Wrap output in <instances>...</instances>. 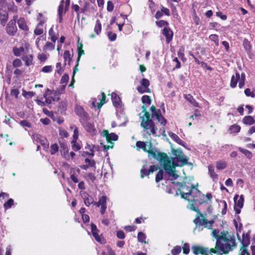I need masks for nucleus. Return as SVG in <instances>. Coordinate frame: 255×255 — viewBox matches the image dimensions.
Masks as SVG:
<instances>
[{"instance_id": "1", "label": "nucleus", "mask_w": 255, "mask_h": 255, "mask_svg": "<svg viewBox=\"0 0 255 255\" xmlns=\"http://www.w3.org/2000/svg\"><path fill=\"white\" fill-rule=\"evenodd\" d=\"M181 187L182 190L180 191L182 198L189 201V204L187 208L198 214L197 217L193 221L196 225V227L198 226H203L208 229H212L214 221L213 220L208 221L205 216L201 214L198 208L196 207L197 204L201 205L206 202L204 200V195L193 185L191 187H187L183 185H181Z\"/></svg>"}, {"instance_id": "2", "label": "nucleus", "mask_w": 255, "mask_h": 255, "mask_svg": "<svg viewBox=\"0 0 255 255\" xmlns=\"http://www.w3.org/2000/svg\"><path fill=\"white\" fill-rule=\"evenodd\" d=\"M141 101L144 105L141 108L142 113L139 114L140 119L141 120L140 126L148 134H155L157 128L155 127L153 122L150 119V114L146 111L147 107L151 103L150 97L149 96L144 95L141 98Z\"/></svg>"}, {"instance_id": "3", "label": "nucleus", "mask_w": 255, "mask_h": 255, "mask_svg": "<svg viewBox=\"0 0 255 255\" xmlns=\"http://www.w3.org/2000/svg\"><path fill=\"white\" fill-rule=\"evenodd\" d=\"M236 245L235 238L231 236L219 237L216 241L215 248L210 249V251L211 254H226L232 251Z\"/></svg>"}, {"instance_id": "4", "label": "nucleus", "mask_w": 255, "mask_h": 255, "mask_svg": "<svg viewBox=\"0 0 255 255\" xmlns=\"http://www.w3.org/2000/svg\"><path fill=\"white\" fill-rule=\"evenodd\" d=\"M172 157L170 158L166 154V157L162 158L160 163L169 164L171 166H183L188 164V158L184 154L180 148L171 150Z\"/></svg>"}, {"instance_id": "5", "label": "nucleus", "mask_w": 255, "mask_h": 255, "mask_svg": "<svg viewBox=\"0 0 255 255\" xmlns=\"http://www.w3.org/2000/svg\"><path fill=\"white\" fill-rule=\"evenodd\" d=\"M245 80L246 75L244 73H242L240 75V73L236 71L235 75L232 76L230 84V87L232 88H236L237 87L238 82H239V87L240 89H242L245 86Z\"/></svg>"}, {"instance_id": "6", "label": "nucleus", "mask_w": 255, "mask_h": 255, "mask_svg": "<svg viewBox=\"0 0 255 255\" xmlns=\"http://www.w3.org/2000/svg\"><path fill=\"white\" fill-rule=\"evenodd\" d=\"M144 151L148 153V156H152L154 158L157 160L159 163L161 159L166 157V153L160 152L156 150H153L151 143L146 142V145L144 148Z\"/></svg>"}, {"instance_id": "7", "label": "nucleus", "mask_w": 255, "mask_h": 255, "mask_svg": "<svg viewBox=\"0 0 255 255\" xmlns=\"http://www.w3.org/2000/svg\"><path fill=\"white\" fill-rule=\"evenodd\" d=\"M17 15H14L13 17V19L9 21L6 26V32L7 34L9 35H14L17 31L16 21L17 19Z\"/></svg>"}, {"instance_id": "8", "label": "nucleus", "mask_w": 255, "mask_h": 255, "mask_svg": "<svg viewBox=\"0 0 255 255\" xmlns=\"http://www.w3.org/2000/svg\"><path fill=\"white\" fill-rule=\"evenodd\" d=\"M140 85L137 86L136 89L137 91L140 93L143 94L144 93H150V90L149 88L150 85L149 81L145 78H143L140 81Z\"/></svg>"}, {"instance_id": "9", "label": "nucleus", "mask_w": 255, "mask_h": 255, "mask_svg": "<svg viewBox=\"0 0 255 255\" xmlns=\"http://www.w3.org/2000/svg\"><path fill=\"white\" fill-rule=\"evenodd\" d=\"M107 197L105 195L102 196L99 200L98 202H95L94 205L98 207H101L100 213L101 214L104 215L107 209Z\"/></svg>"}, {"instance_id": "10", "label": "nucleus", "mask_w": 255, "mask_h": 255, "mask_svg": "<svg viewBox=\"0 0 255 255\" xmlns=\"http://www.w3.org/2000/svg\"><path fill=\"white\" fill-rule=\"evenodd\" d=\"M81 123L85 129V130L91 135L97 134V130L95 128L94 125L88 122V120L81 121Z\"/></svg>"}, {"instance_id": "11", "label": "nucleus", "mask_w": 255, "mask_h": 255, "mask_svg": "<svg viewBox=\"0 0 255 255\" xmlns=\"http://www.w3.org/2000/svg\"><path fill=\"white\" fill-rule=\"evenodd\" d=\"M75 112L76 114L79 116L80 119V122L81 121L89 120L90 118L88 114L85 111L84 108L80 106H76L75 107Z\"/></svg>"}, {"instance_id": "12", "label": "nucleus", "mask_w": 255, "mask_h": 255, "mask_svg": "<svg viewBox=\"0 0 255 255\" xmlns=\"http://www.w3.org/2000/svg\"><path fill=\"white\" fill-rule=\"evenodd\" d=\"M160 164L163 166L165 171L172 177V180L176 179L178 177V175L174 173L175 167L164 163H160Z\"/></svg>"}, {"instance_id": "13", "label": "nucleus", "mask_w": 255, "mask_h": 255, "mask_svg": "<svg viewBox=\"0 0 255 255\" xmlns=\"http://www.w3.org/2000/svg\"><path fill=\"white\" fill-rule=\"evenodd\" d=\"M81 196L84 200L85 205L89 207L90 205L93 204L95 203L93 198L90 196L88 193L85 191L80 192Z\"/></svg>"}, {"instance_id": "14", "label": "nucleus", "mask_w": 255, "mask_h": 255, "mask_svg": "<svg viewBox=\"0 0 255 255\" xmlns=\"http://www.w3.org/2000/svg\"><path fill=\"white\" fill-rule=\"evenodd\" d=\"M162 34L165 36L167 43H170L173 38V32L168 26H165L162 31Z\"/></svg>"}, {"instance_id": "15", "label": "nucleus", "mask_w": 255, "mask_h": 255, "mask_svg": "<svg viewBox=\"0 0 255 255\" xmlns=\"http://www.w3.org/2000/svg\"><path fill=\"white\" fill-rule=\"evenodd\" d=\"M91 227L92 235L95 239L96 241L99 243H102L104 240L99 235V230L97 229L96 225L93 223H91Z\"/></svg>"}, {"instance_id": "16", "label": "nucleus", "mask_w": 255, "mask_h": 255, "mask_svg": "<svg viewBox=\"0 0 255 255\" xmlns=\"http://www.w3.org/2000/svg\"><path fill=\"white\" fill-rule=\"evenodd\" d=\"M100 102H97L96 99H93L92 104L94 107H97L98 109H100L102 106L106 103V95L104 92L101 93V98H99Z\"/></svg>"}, {"instance_id": "17", "label": "nucleus", "mask_w": 255, "mask_h": 255, "mask_svg": "<svg viewBox=\"0 0 255 255\" xmlns=\"http://www.w3.org/2000/svg\"><path fill=\"white\" fill-rule=\"evenodd\" d=\"M194 254L195 255L201 254H207V253H210V250L208 248H204L201 247L193 246L192 248Z\"/></svg>"}, {"instance_id": "18", "label": "nucleus", "mask_w": 255, "mask_h": 255, "mask_svg": "<svg viewBox=\"0 0 255 255\" xmlns=\"http://www.w3.org/2000/svg\"><path fill=\"white\" fill-rule=\"evenodd\" d=\"M102 135L106 137L108 142H111L112 140L116 141L118 138V136L117 134L114 133H109L108 131L106 130L103 131Z\"/></svg>"}, {"instance_id": "19", "label": "nucleus", "mask_w": 255, "mask_h": 255, "mask_svg": "<svg viewBox=\"0 0 255 255\" xmlns=\"http://www.w3.org/2000/svg\"><path fill=\"white\" fill-rule=\"evenodd\" d=\"M8 14L7 11L1 8L0 9V21L2 26H4L8 20Z\"/></svg>"}, {"instance_id": "20", "label": "nucleus", "mask_w": 255, "mask_h": 255, "mask_svg": "<svg viewBox=\"0 0 255 255\" xmlns=\"http://www.w3.org/2000/svg\"><path fill=\"white\" fill-rule=\"evenodd\" d=\"M235 202V206L238 207L239 208H242L244 205V197L243 195L239 196L236 195L234 198Z\"/></svg>"}, {"instance_id": "21", "label": "nucleus", "mask_w": 255, "mask_h": 255, "mask_svg": "<svg viewBox=\"0 0 255 255\" xmlns=\"http://www.w3.org/2000/svg\"><path fill=\"white\" fill-rule=\"evenodd\" d=\"M168 135L173 140H174L177 143L186 148L185 145L186 143L184 141H183L181 139H180L179 137L175 133L172 132H169Z\"/></svg>"}, {"instance_id": "22", "label": "nucleus", "mask_w": 255, "mask_h": 255, "mask_svg": "<svg viewBox=\"0 0 255 255\" xmlns=\"http://www.w3.org/2000/svg\"><path fill=\"white\" fill-rule=\"evenodd\" d=\"M184 99L189 102L192 106L195 107L200 108L199 103L196 102V100L191 94H185L184 95Z\"/></svg>"}, {"instance_id": "23", "label": "nucleus", "mask_w": 255, "mask_h": 255, "mask_svg": "<svg viewBox=\"0 0 255 255\" xmlns=\"http://www.w3.org/2000/svg\"><path fill=\"white\" fill-rule=\"evenodd\" d=\"M111 97L114 106L116 107H120L121 100L120 97L115 93H112Z\"/></svg>"}, {"instance_id": "24", "label": "nucleus", "mask_w": 255, "mask_h": 255, "mask_svg": "<svg viewBox=\"0 0 255 255\" xmlns=\"http://www.w3.org/2000/svg\"><path fill=\"white\" fill-rule=\"evenodd\" d=\"M17 23L20 29L23 30H27L28 29V27L24 18L20 17L17 20Z\"/></svg>"}, {"instance_id": "25", "label": "nucleus", "mask_w": 255, "mask_h": 255, "mask_svg": "<svg viewBox=\"0 0 255 255\" xmlns=\"http://www.w3.org/2000/svg\"><path fill=\"white\" fill-rule=\"evenodd\" d=\"M63 58L64 59L65 65L67 64L68 65H70L72 59L69 51L66 50L64 51Z\"/></svg>"}, {"instance_id": "26", "label": "nucleus", "mask_w": 255, "mask_h": 255, "mask_svg": "<svg viewBox=\"0 0 255 255\" xmlns=\"http://www.w3.org/2000/svg\"><path fill=\"white\" fill-rule=\"evenodd\" d=\"M250 236L249 234H246L243 235L242 244L243 247L247 248L250 244Z\"/></svg>"}, {"instance_id": "27", "label": "nucleus", "mask_w": 255, "mask_h": 255, "mask_svg": "<svg viewBox=\"0 0 255 255\" xmlns=\"http://www.w3.org/2000/svg\"><path fill=\"white\" fill-rule=\"evenodd\" d=\"M243 122L245 125H252L255 123V121L253 117L247 116L243 118Z\"/></svg>"}, {"instance_id": "28", "label": "nucleus", "mask_w": 255, "mask_h": 255, "mask_svg": "<svg viewBox=\"0 0 255 255\" xmlns=\"http://www.w3.org/2000/svg\"><path fill=\"white\" fill-rule=\"evenodd\" d=\"M22 60L25 62V65L28 66L32 63L33 56L31 54L23 56Z\"/></svg>"}, {"instance_id": "29", "label": "nucleus", "mask_w": 255, "mask_h": 255, "mask_svg": "<svg viewBox=\"0 0 255 255\" xmlns=\"http://www.w3.org/2000/svg\"><path fill=\"white\" fill-rule=\"evenodd\" d=\"M102 30V24L100 20L97 19L96 22L95 26L94 27V32L97 35H99L101 32Z\"/></svg>"}, {"instance_id": "30", "label": "nucleus", "mask_w": 255, "mask_h": 255, "mask_svg": "<svg viewBox=\"0 0 255 255\" xmlns=\"http://www.w3.org/2000/svg\"><path fill=\"white\" fill-rule=\"evenodd\" d=\"M208 170H209V173L210 174V177L213 180L218 179V176L214 172V167L212 165H210L208 166Z\"/></svg>"}, {"instance_id": "31", "label": "nucleus", "mask_w": 255, "mask_h": 255, "mask_svg": "<svg viewBox=\"0 0 255 255\" xmlns=\"http://www.w3.org/2000/svg\"><path fill=\"white\" fill-rule=\"evenodd\" d=\"M37 20L38 21V23L37 25L38 26L43 27V24L46 22V18L43 16L42 13H39L38 14Z\"/></svg>"}, {"instance_id": "32", "label": "nucleus", "mask_w": 255, "mask_h": 255, "mask_svg": "<svg viewBox=\"0 0 255 255\" xmlns=\"http://www.w3.org/2000/svg\"><path fill=\"white\" fill-rule=\"evenodd\" d=\"M49 35L50 37V39H51V41L53 43H55V42L57 40L58 38L55 34V32L53 29V27H52L49 31Z\"/></svg>"}, {"instance_id": "33", "label": "nucleus", "mask_w": 255, "mask_h": 255, "mask_svg": "<svg viewBox=\"0 0 255 255\" xmlns=\"http://www.w3.org/2000/svg\"><path fill=\"white\" fill-rule=\"evenodd\" d=\"M156 119L160 123L161 125L163 126H165L166 124V120L165 118L161 115V113H159L158 115H156L155 116Z\"/></svg>"}, {"instance_id": "34", "label": "nucleus", "mask_w": 255, "mask_h": 255, "mask_svg": "<svg viewBox=\"0 0 255 255\" xmlns=\"http://www.w3.org/2000/svg\"><path fill=\"white\" fill-rule=\"evenodd\" d=\"M241 127L237 125H234L230 127L229 130L231 133H238L240 131Z\"/></svg>"}, {"instance_id": "35", "label": "nucleus", "mask_w": 255, "mask_h": 255, "mask_svg": "<svg viewBox=\"0 0 255 255\" xmlns=\"http://www.w3.org/2000/svg\"><path fill=\"white\" fill-rule=\"evenodd\" d=\"M13 204H14L13 200L12 199L10 198V199H8V201L7 202H6L3 204V207L5 210H7L8 209L12 207V206L13 205Z\"/></svg>"}, {"instance_id": "36", "label": "nucleus", "mask_w": 255, "mask_h": 255, "mask_svg": "<svg viewBox=\"0 0 255 255\" xmlns=\"http://www.w3.org/2000/svg\"><path fill=\"white\" fill-rule=\"evenodd\" d=\"M238 149L243 153H244L248 158H251L252 157V154L251 151L249 150L244 149L243 148H241L240 147L238 148Z\"/></svg>"}, {"instance_id": "37", "label": "nucleus", "mask_w": 255, "mask_h": 255, "mask_svg": "<svg viewBox=\"0 0 255 255\" xmlns=\"http://www.w3.org/2000/svg\"><path fill=\"white\" fill-rule=\"evenodd\" d=\"M59 150V146L57 143H54L50 146V153L52 155L55 154Z\"/></svg>"}, {"instance_id": "38", "label": "nucleus", "mask_w": 255, "mask_h": 255, "mask_svg": "<svg viewBox=\"0 0 255 255\" xmlns=\"http://www.w3.org/2000/svg\"><path fill=\"white\" fill-rule=\"evenodd\" d=\"M64 0H61L58 9V14H64L65 13V10H64Z\"/></svg>"}, {"instance_id": "39", "label": "nucleus", "mask_w": 255, "mask_h": 255, "mask_svg": "<svg viewBox=\"0 0 255 255\" xmlns=\"http://www.w3.org/2000/svg\"><path fill=\"white\" fill-rule=\"evenodd\" d=\"M83 45L82 44H80V45L78 46V57L77 58V62L79 63L81 56L84 54V51L82 49Z\"/></svg>"}, {"instance_id": "40", "label": "nucleus", "mask_w": 255, "mask_h": 255, "mask_svg": "<svg viewBox=\"0 0 255 255\" xmlns=\"http://www.w3.org/2000/svg\"><path fill=\"white\" fill-rule=\"evenodd\" d=\"M227 166V164L225 161H219L217 163L216 167L219 170L225 169Z\"/></svg>"}, {"instance_id": "41", "label": "nucleus", "mask_w": 255, "mask_h": 255, "mask_svg": "<svg viewBox=\"0 0 255 255\" xmlns=\"http://www.w3.org/2000/svg\"><path fill=\"white\" fill-rule=\"evenodd\" d=\"M23 51L24 48L23 47H20L19 48L14 47L13 48V53L16 56H19Z\"/></svg>"}, {"instance_id": "42", "label": "nucleus", "mask_w": 255, "mask_h": 255, "mask_svg": "<svg viewBox=\"0 0 255 255\" xmlns=\"http://www.w3.org/2000/svg\"><path fill=\"white\" fill-rule=\"evenodd\" d=\"M146 236L145 234L142 232H139L137 235L138 241L141 243H146L145 241Z\"/></svg>"}, {"instance_id": "43", "label": "nucleus", "mask_w": 255, "mask_h": 255, "mask_svg": "<svg viewBox=\"0 0 255 255\" xmlns=\"http://www.w3.org/2000/svg\"><path fill=\"white\" fill-rule=\"evenodd\" d=\"M55 43H52L50 42H47L44 47V49L48 50H52L55 48Z\"/></svg>"}, {"instance_id": "44", "label": "nucleus", "mask_w": 255, "mask_h": 255, "mask_svg": "<svg viewBox=\"0 0 255 255\" xmlns=\"http://www.w3.org/2000/svg\"><path fill=\"white\" fill-rule=\"evenodd\" d=\"M209 39L214 42L216 46L219 45L218 36L216 34H211L209 36Z\"/></svg>"}, {"instance_id": "45", "label": "nucleus", "mask_w": 255, "mask_h": 255, "mask_svg": "<svg viewBox=\"0 0 255 255\" xmlns=\"http://www.w3.org/2000/svg\"><path fill=\"white\" fill-rule=\"evenodd\" d=\"M69 76L67 74H64L60 80V83L61 84H64L67 85V84L69 81Z\"/></svg>"}, {"instance_id": "46", "label": "nucleus", "mask_w": 255, "mask_h": 255, "mask_svg": "<svg viewBox=\"0 0 255 255\" xmlns=\"http://www.w3.org/2000/svg\"><path fill=\"white\" fill-rule=\"evenodd\" d=\"M43 146L44 150H47L49 147V142L48 140L44 137L42 138V140H41V141L39 142Z\"/></svg>"}, {"instance_id": "47", "label": "nucleus", "mask_w": 255, "mask_h": 255, "mask_svg": "<svg viewBox=\"0 0 255 255\" xmlns=\"http://www.w3.org/2000/svg\"><path fill=\"white\" fill-rule=\"evenodd\" d=\"M181 251V248L177 246L173 248V249L171 250V254L173 255H178Z\"/></svg>"}, {"instance_id": "48", "label": "nucleus", "mask_w": 255, "mask_h": 255, "mask_svg": "<svg viewBox=\"0 0 255 255\" xmlns=\"http://www.w3.org/2000/svg\"><path fill=\"white\" fill-rule=\"evenodd\" d=\"M163 171L162 170H160L158 173H157L155 177V181L156 182H159L163 178Z\"/></svg>"}, {"instance_id": "49", "label": "nucleus", "mask_w": 255, "mask_h": 255, "mask_svg": "<svg viewBox=\"0 0 255 255\" xmlns=\"http://www.w3.org/2000/svg\"><path fill=\"white\" fill-rule=\"evenodd\" d=\"M34 33L36 35H40L43 33V27L36 26V27L34 29Z\"/></svg>"}, {"instance_id": "50", "label": "nucleus", "mask_w": 255, "mask_h": 255, "mask_svg": "<svg viewBox=\"0 0 255 255\" xmlns=\"http://www.w3.org/2000/svg\"><path fill=\"white\" fill-rule=\"evenodd\" d=\"M33 139L34 141L37 142H40L41 140H42V138H44V137L42 136L41 135L38 133H34L32 135Z\"/></svg>"}, {"instance_id": "51", "label": "nucleus", "mask_w": 255, "mask_h": 255, "mask_svg": "<svg viewBox=\"0 0 255 255\" xmlns=\"http://www.w3.org/2000/svg\"><path fill=\"white\" fill-rule=\"evenodd\" d=\"M156 24L159 27H161L164 26H167L168 25V22L167 21L163 20H160L156 21Z\"/></svg>"}, {"instance_id": "52", "label": "nucleus", "mask_w": 255, "mask_h": 255, "mask_svg": "<svg viewBox=\"0 0 255 255\" xmlns=\"http://www.w3.org/2000/svg\"><path fill=\"white\" fill-rule=\"evenodd\" d=\"M52 66L47 65L44 66L41 70V71L43 73H50L52 71Z\"/></svg>"}, {"instance_id": "53", "label": "nucleus", "mask_w": 255, "mask_h": 255, "mask_svg": "<svg viewBox=\"0 0 255 255\" xmlns=\"http://www.w3.org/2000/svg\"><path fill=\"white\" fill-rule=\"evenodd\" d=\"M66 86V85L62 84L60 87L55 92L54 94L61 95L64 93Z\"/></svg>"}, {"instance_id": "54", "label": "nucleus", "mask_w": 255, "mask_h": 255, "mask_svg": "<svg viewBox=\"0 0 255 255\" xmlns=\"http://www.w3.org/2000/svg\"><path fill=\"white\" fill-rule=\"evenodd\" d=\"M108 36L109 39L111 41H115L117 38V34L115 33L110 31L108 33Z\"/></svg>"}, {"instance_id": "55", "label": "nucleus", "mask_w": 255, "mask_h": 255, "mask_svg": "<svg viewBox=\"0 0 255 255\" xmlns=\"http://www.w3.org/2000/svg\"><path fill=\"white\" fill-rule=\"evenodd\" d=\"M245 94L248 97H251L252 98L255 97V94L253 92L251 91L249 88H247L245 90Z\"/></svg>"}, {"instance_id": "56", "label": "nucleus", "mask_w": 255, "mask_h": 255, "mask_svg": "<svg viewBox=\"0 0 255 255\" xmlns=\"http://www.w3.org/2000/svg\"><path fill=\"white\" fill-rule=\"evenodd\" d=\"M56 72L60 74L63 71V69L62 68V64L61 62H58L56 66Z\"/></svg>"}, {"instance_id": "57", "label": "nucleus", "mask_w": 255, "mask_h": 255, "mask_svg": "<svg viewBox=\"0 0 255 255\" xmlns=\"http://www.w3.org/2000/svg\"><path fill=\"white\" fill-rule=\"evenodd\" d=\"M22 65V62L19 59H15L12 62V66L14 67H19Z\"/></svg>"}, {"instance_id": "58", "label": "nucleus", "mask_w": 255, "mask_h": 255, "mask_svg": "<svg viewBox=\"0 0 255 255\" xmlns=\"http://www.w3.org/2000/svg\"><path fill=\"white\" fill-rule=\"evenodd\" d=\"M51 92L50 90L49 89H47L46 91V94L44 95V97L45 99V103L47 104H50L51 103L52 99L50 97H47L46 95L48 92Z\"/></svg>"}, {"instance_id": "59", "label": "nucleus", "mask_w": 255, "mask_h": 255, "mask_svg": "<svg viewBox=\"0 0 255 255\" xmlns=\"http://www.w3.org/2000/svg\"><path fill=\"white\" fill-rule=\"evenodd\" d=\"M178 56L183 59L184 57V48L183 47H181L180 48L178 53Z\"/></svg>"}, {"instance_id": "60", "label": "nucleus", "mask_w": 255, "mask_h": 255, "mask_svg": "<svg viewBox=\"0 0 255 255\" xmlns=\"http://www.w3.org/2000/svg\"><path fill=\"white\" fill-rule=\"evenodd\" d=\"M72 143V148L74 151H78L81 149L79 144L76 141H73Z\"/></svg>"}, {"instance_id": "61", "label": "nucleus", "mask_w": 255, "mask_h": 255, "mask_svg": "<svg viewBox=\"0 0 255 255\" xmlns=\"http://www.w3.org/2000/svg\"><path fill=\"white\" fill-rule=\"evenodd\" d=\"M20 125L23 127L30 128V123L26 120L21 121L19 123Z\"/></svg>"}, {"instance_id": "62", "label": "nucleus", "mask_w": 255, "mask_h": 255, "mask_svg": "<svg viewBox=\"0 0 255 255\" xmlns=\"http://www.w3.org/2000/svg\"><path fill=\"white\" fill-rule=\"evenodd\" d=\"M150 109L152 112V117H153V116L155 117V116H156V115H158L159 113H160V110H158V111H157L155 107L154 106H152L150 107Z\"/></svg>"}, {"instance_id": "63", "label": "nucleus", "mask_w": 255, "mask_h": 255, "mask_svg": "<svg viewBox=\"0 0 255 255\" xmlns=\"http://www.w3.org/2000/svg\"><path fill=\"white\" fill-rule=\"evenodd\" d=\"M136 146L139 148H141L144 150L145 146L146 145V142L141 141H138L136 143Z\"/></svg>"}, {"instance_id": "64", "label": "nucleus", "mask_w": 255, "mask_h": 255, "mask_svg": "<svg viewBox=\"0 0 255 255\" xmlns=\"http://www.w3.org/2000/svg\"><path fill=\"white\" fill-rule=\"evenodd\" d=\"M23 95L25 98H31L35 95V93L32 91L24 92Z\"/></svg>"}]
</instances>
